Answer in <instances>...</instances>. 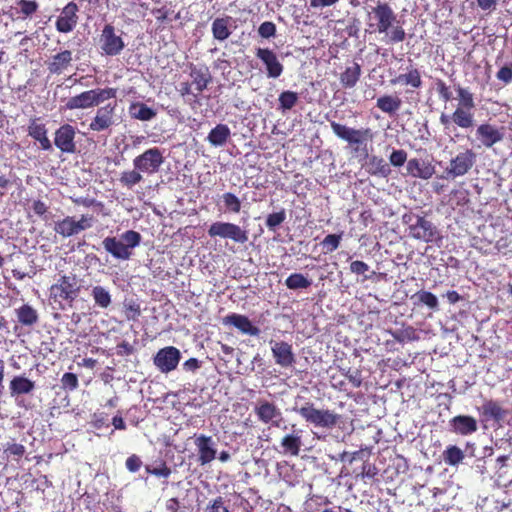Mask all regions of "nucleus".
I'll return each instance as SVG.
<instances>
[{
    "instance_id": "nucleus-1",
    "label": "nucleus",
    "mask_w": 512,
    "mask_h": 512,
    "mask_svg": "<svg viewBox=\"0 0 512 512\" xmlns=\"http://www.w3.org/2000/svg\"><path fill=\"white\" fill-rule=\"evenodd\" d=\"M370 14H373L377 21L374 30L380 34H385L387 44H396L405 40V30L399 24L397 15L387 3L378 1L377 5L372 7Z\"/></svg>"
},
{
    "instance_id": "nucleus-2",
    "label": "nucleus",
    "mask_w": 512,
    "mask_h": 512,
    "mask_svg": "<svg viewBox=\"0 0 512 512\" xmlns=\"http://www.w3.org/2000/svg\"><path fill=\"white\" fill-rule=\"evenodd\" d=\"M81 287V280L76 275H61L49 288V300L60 310L72 308L80 295Z\"/></svg>"
},
{
    "instance_id": "nucleus-3",
    "label": "nucleus",
    "mask_w": 512,
    "mask_h": 512,
    "mask_svg": "<svg viewBox=\"0 0 512 512\" xmlns=\"http://www.w3.org/2000/svg\"><path fill=\"white\" fill-rule=\"evenodd\" d=\"M293 410L308 424L316 428L332 430L342 422V415L334 410L315 407L313 402L307 401L301 407Z\"/></svg>"
},
{
    "instance_id": "nucleus-4",
    "label": "nucleus",
    "mask_w": 512,
    "mask_h": 512,
    "mask_svg": "<svg viewBox=\"0 0 512 512\" xmlns=\"http://www.w3.org/2000/svg\"><path fill=\"white\" fill-rule=\"evenodd\" d=\"M116 94L117 89L111 87L87 90L70 97L65 104V108L67 110L93 108L106 100L115 98Z\"/></svg>"
},
{
    "instance_id": "nucleus-5",
    "label": "nucleus",
    "mask_w": 512,
    "mask_h": 512,
    "mask_svg": "<svg viewBox=\"0 0 512 512\" xmlns=\"http://www.w3.org/2000/svg\"><path fill=\"white\" fill-rule=\"evenodd\" d=\"M141 235L133 230L103 240L105 250L112 256H130L132 249L140 244Z\"/></svg>"
},
{
    "instance_id": "nucleus-6",
    "label": "nucleus",
    "mask_w": 512,
    "mask_h": 512,
    "mask_svg": "<svg viewBox=\"0 0 512 512\" xmlns=\"http://www.w3.org/2000/svg\"><path fill=\"white\" fill-rule=\"evenodd\" d=\"M402 222L408 227L409 235L415 239L430 242L439 236L432 222L414 213H405L402 216Z\"/></svg>"
},
{
    "instance_id": "nucleus-7",
    "label": "nucleus",
    "mask_w": 512,
    "mask_h": 512,
    "mask_svg": "<svg viewBox=\"0 0 512 512\" xmlns=\"http://www.w3.org/2000/svg\"><path fill=\"white\" fill-rule=\"evenodd\" d=\"M330 126L333 133L351 145L355 152H358L362 145H366L373 138V133L369 128L354 129L335 121H330Z\"/></svg>"
},
{
    "instance_id": "nucleus-8",
    "label": "nucleus",
    "mask_w": 512,
    "mask_h": 512,
    "mask_svg": "<svg viewBox=\"0 0 512 512\" xmlns=\"http://www.w3.org/2000/svg\"><path fill=\"white\" fill-rule=\"evenodd\" d=\"M208 235L211 238L219 237L239 244L248 241V232L239 225L230 222L217 221L212 223L208 228Z\"/></svg>"
},
{
    "instance_id": "nucleus-9",
    "label": "nucleus",
    "mask_w": 512,
    "mask_h": 512,
    "mask_svg": "<svg viewBox=\"0 0 512 512\" xmlns=\"http://www.w3.org/2000/svg\"><path fill=\"white\" fill-rule=\"evenodd\" d=\"M165 161L163 151L158 147L145 150L133 159V167L138 168L143 174L153 175L157 173Z\"/></svg>"
},
{
    "instance_id": "nucleus-10",
    "label": "nucleus",
    "mask_w": 512,
    "mask_h": 512,
    "mask_svg": "<svg viewBox=\"0 0 512 512\" xmlns=\"http://www.w3.org/2000/svg\"><path fill=\"white\" fill-rule=\"evenodd\" d=\"M477 155L472 149H465L453 157L445 170V178L455 179L466 175L476 163Z\"/></svg>"
},
{
    "instance_id": "nucleus-11",
    "label": "nucleus",
    "mask_w": 512,
    "mask_h": 512,
    "mask_svg": "<svg viewBox=\"0 0 512 512\" xmlns=\"http://www.w3.org/2000/svg\"><path fill=\"white\" fill-rule=\"evenodd\" d=\"M99 42L102 53L107 56H117L125 48L123 39L116 34L115 27L111 24L104 26Z\"/></svg>"
},
{
    "instance_id": "nucleus-12",
    "label": "nucleus",
    "mask_w": 512,
    "mask_h": 512,
    "mask_svg": "<svg viewBox=\"0 0 512 512\" xmlns=\"http://www.w3.org/2000/svg\"><path fill=\"white\" fill-rule=\"evenodd\" d=\"M116 106V103H108L99 107L89 124V129L94 132H101L112 127L115 124Z\"/></svg>"
},
{
    "instance_id": "nucleus-13",
    "label": "nucleus",
    "mask_w": 512,
    "mask_h": 512,
    "mask_svg": "<svg viewBox=\"0 0 512 512\" xmlns=\"http://www.w3.org/2000/svg\"><path fill=\"white\" fill-rule=\"evenodd\" d=\"M475 136L479 141L480 146L491 148L504 139L505 129L504 127H497L489 123H484L477 127Z\"/></svg>"
},
{
    "instance_id": "nucleus-14",
    "label": "nucleus",
    "mask_w": 512,
    "mask_h": 512,
    "mask_svg": "<svg viewBox=\"0 0 512 512\" xmlns=\"http://www.w3.org/2000/svg\"><path fill=\"white\" fill-rule=\"evenodd\" d=\"M180 358L181 353L176 347H164L156 353L154 365L162 373H169L177 368Z\"/></svg>"
},
{
    "instance_id": "nucleus-15",
    "label": "nucleus",
    "mask_w": 512,
    "mask_h": 512,
    "mask_svg": "<svg viewBox=\"0 0 512 512\" xmlns=\"http://www.w3.org/2000/svg\"><path fill=\"white\" fill-rule=\"evenodd\" d=\"M254 412L262 423H271L273 426L279 427V422L282 420V412L273 402L267 400L258 401Z\"/></svg>"
},
{
    "instance_id": "nucleus-16",
    "label": "nucleus",
    "mask_w": 512,
    "mask_h": 512,
    "mask_svg": "<svg viewBox=\"0 0 512 512\" xmlns=\"http://www.w3.org/2000/svg\"><path fill=\"white\" fill-rule=\"evenodd\" d=\"M76 129L69 124L60 126L55 131L54 144L63 153H74Z\"/></svg>"
},
{
    "instance_id": "nucleus-17",
    "label": "nucleus",
    "mask_w": 512,
    "mask_h": 512,
    "mask_svg": "<svg viewBox=\"0 0 512 512\" xmlns=\"http://www.w3.org/2000/svg\"><path fill=\"white\" fill-rule=\"evenodd\" d=\"M271 352L275 363L282 368H288L294 365L295 355L292 345L286 341H270Z\"/></svg>"
},
{
    "instance_id": "nucleus-18",
    "label": "nucleus",
    "mask_w": 512,
    "mask_h": 512,
    "mask_svg": "<svg viewBox=\"0 0 512 512\" xmlns=\"http://www.w3.org/2000/svg\"><path fill=\"white\" fill-rule=\"evenodd\" d=\"M194 444L198 451L197 461L200 465H206L216 458L217 451L211 436L204 434L194 436Z\"/></svg>"
},
{
    "instance_id": "nucleus-19",
    "label": "nucleus",
    "mask_w": 512,
    "mask_h": 512,
    "mask_svg": "<svg viewBox=\"0 0 512 512\" xmlns=\"http://www.w3.org/2000/svg\"><path fill=\"white\" fill-rule=\"evenodd\" d=\"M256 57L265 65L268 78L276 79L280 77L284 68L274 51L268 48H258Z\"/></svg>"
},
{
    "instance_id": "nucleus-20",
    "label": "nucleus",
    "mask_w": 512,
    "mask_h": 512,
    "mask_svg": "<svg viewBox=\"0 0 512 512\" xmlns=\"http://www.w3.org/2000/svg\"><path fill=\"white\" fill-rule=\"evenodd\" d=\"M78 6L74 2H69L61 11L56 21V29L61 33L71 32L77 25Z\"/></svg>"
},
{
    "instance_id": "nucleus-21",
    "label": "nucleus",
    "mask_w": 512,
    "mask_h": 512,
    "mask_svg": "<svg viewBox=\"0 0 512 512\" xmlns=\"http://www.w3.org/2000/svg\"><path fill=\"white\" fill-rule=\"evenodd\" d=\"M450 430L458 435L467 436L478 430L477 420L470 415H457L449 421Z\"/></svg>"
},
{
    "instance_id": "nucleus-22",
    "label": "nucleus",
    "mask_w": 512,
    "mask_h": 512,
    "mask_svg": "<svg viewBox=\"0 0 512 512\" xmlns=\"http://www.w3.org/2000/svg\"><path fill=\"white\" fill-rule=\"evenodd\" d=\"M223 324L233 325L242 333L250 336H258L260 334V329L254 326L249 318L245 315L237 313L228 314L223 318Z\"/></svg>"
},
{
    "instance_id": "nucleus-23",
    "label": "nucleus",
    "mask_w": 512,
    "mask_h": 512,
    "mask_svg": "<svg viewBox=\"0 0 512 512\" xmlns=\"http://www.w3.org/2000/svg\"><path fill=\"white\" fill-rule=\"evenodd\" d=\"M73 61L72 52L70 50H63L53 55L47 62V69L51 74L59 75L71 66Z\"/></svg>"
},
{
    "instance_id": "nucleus-24",
    "label": "nucleus",
    "mask_w": 512,
    "mask_h": 512,
    "mask_svg": "<svg viewBox=\"0 0 512 512\" xmlns=\"http://www.w3.org/2000/svg\"><path fill=\"white\" fill-rule=\"evenodd\" d=\"M481 415L485 420L500 423L507 416V411L495 400H487L481 406Z\"/></svg>"
},
{
    "instance_id": "nucleus-25",
    "label": "nucleus",
    "mask_w": 512,
    "mask_h": 512,
    "mask_svg": "<svg viewBox=\"0 0 512 512\" xmlns=\"http://www.w3.org/2000/svg\"><path fill=\"white\" fill-rule=\"evenodd\" d=\"M407 171L413 177L429 179L434 174V166L418 159H410L407 163Z\"/></svg>"
},
{
    "instance_id": "nucleus-26",
    "label": "nucleus",
    "mask_w": 512,
    "mask_h": 512,
    "mask_svg": "<svg viewBox=\"0 0 512 512\" xmlns=\"http://www.w3.org/2000/svg\"><path fill=\"white\" fill-rule=\"evenodd\" d=\"M28 134L40 143L43 150H50L52 148L51 141L47 137L45 125L38 123L37 119H32L30 121Z\"/></svg>"
},
{
    "instance_id": "nucleus-27",
    "label": "nucleus",
    "mask_w": 512,
    "mask_h": 512,
    "mask_svg": "<svg viewBox=\"0 0 512 512\" xmlns=\"http://www.w3.org/2000/svg\"><path fill=\"white\" fill-rule=\"evenodd\" d=\"M301 431H293L281 439V448L284 454L298 456L302 446Z\"/></svg>"
},
{
    "instance_id": "nucleus-28",
    "label": "nucleus",
    "mask_w": 512,
    "mask_h": 512,
    "mask_svg": "<svg viewBox=\"0 0 512 512\" xmlns=\"http://www.w3.org/2000/svg\"><path fill=\"white\" fill-rule=\"evenodd\" d=\"M15 314L17 321L23 326L32 327L39 321L38 311L30 304L21 305L15 309Z\"/></svg>"
},
{
    "instance_id": "nucleus-29",
    "label": "nucleus",
    "mask_w": 512,
    "mask_h": 512,
    "mask_svg": "<svg viewBox=\"0 0 512 512\" xmlns=\"http://www.w3.org/2000/svg\"><path fill=\"white\" fill-rule=\"evenodd\" d=\"M232 18L229 16L216 18L211 25L213 37L218 41H224L231 35Z\"/></svg>"
},
{
    "instance_id": "nucleus-30",
    "label": "nucleus",
    "mask_w": 512,
    "mask_h": 512,
    "mask_svg": "<svg viewBox=\"0 0 512 512\" xmlns=\"http://www.w3.org/2000/svg\"><path fill=\"white\" fill-rule=\"evenodd\" d=\"M35 388V382L24 376H15L9 383L12 396L31 393Z\"/></svg>"
},
{
    "instance_id": "nucleus-31",
    "label": "nucleus",
    "mask_w": 512,
    "mask_h": 512,
    "mask_svg": "<svg viewBox=\"0 0 512 512\" xmlns=\"http://www.w3.org/2000/svg\"><path fill=\"white\" fill-rule=\"evenodd\" d=\"M231 136L230 128L226 124H217L208 134L207 141L215 147L226 144Z\"/></svg>"
},
{
    "instance_id": "nucleus-32",
    "label": "nucleus",
    "mask_w": 512,
    "mask_h": 512,
    "mask_svg": "<svg viewBox=\"0 0 512 512\" xmlns=\"http://www.w3.org/2000/svg\"><path fill=\"white\" fill-rule=\"evenodd\" d=\"M128 111L131 118L140 121H150L157 115L156 110L148 107L146 104L142 102L131 103Z\"/></svg>"
},
{
    "instance_id": "nucleus-33",
    "label": "nucleus",
    "mask_w": 512,
    "mask_h": 512,
    "mask_svg": "<svg viewBox=\"0 0 512 512\" xmlns=\"http://www.w3.org/2000/svg\"><path fill=\"white\" fill-rule=\"evenodd\" d=\"M361 76V66L353 62L347 66L340 75V82L344 88H353L359 81Z\"/></svg>"
},
{
    "instance_id": "nucleus-34",
    "label": "nucleus",
    "mask_w": 512,
    "mask_h": 512,
    "mask_svg": "<svg viewBox=\"0 0 512 512\" xmlns=\"http://www.w3.org/2000/svg\"><path fill=\"white\" fill-rule=\"evenodd\" d=\"M190 77L192 78L193 84L196 86L198 93L206 89L212 80L211 74L207 67L198 68L193 66L190 71Z\"/></svg>"
},
{
    "instance_id": "nucleus-35",
    "label": "nucleus",
    "mask_w": 512,
    "mask_h": 512,
    "mask_svg": "<svg viewBox=\"0 0 512 512\" xmlns=\"http://www.w3.org/2000/svg\"><path fill=\"white\" fill-rule=\"evenodd\" d=\"M452 121L462 129H469L474 125V113L472 109L457 107L451 115Z\"/></svg>"
},
{
    "instance_id": "nucleus-36",
    "label": "nucleus",
    "mask_w": 512,
    "mask_h": 512,
    "mask_svg": "<svg viewBox=\"0 0 512 512\" xmlns=\"http://www.w3.org/2000/svg\"><path fill=\"white\" fill-rule=\"evenodd\" d=\"M392 84H403L410 85L413 88H420L422 85L420 72L412 68L405 74H399L397 77L391 80Z\"/></svg>"
},
{
    "instance_id": "nucleus-37",
    "label": "nucleus",
    "mask_w": 512,
    "mask_h": 512,
    "mask_svg": "<svg viewBox=\"0 0 512 512\" xmlns=\"http://www.w3.org/2000/svg\"><path fill=\"white\" fill-rule=\"evenodd\" d=\"M402 101L400 98L391 96V95H385L382 97H379L377 99L376 106L384 113L393 115L395 114L401 107Z\"/></svg>"
},
{
    "instance_id": "nucleus-38",
    "label": "nucleus",
    "mask_w": 512,
    "mask_h": 512,
    "mask_svg": "<svg viewBox=\"0 0 512 512\" xmlns=\"http://www.w3.org/2000/svg\"><path fill=\"white\" fill-rule=\"evenodd\" d=\"M367 171L371 175L386 177L390 172L389 164L381 157L372 156L367 162Z\"/></svg>"
},
{
    "instance_id": "nucleus-39",
    "label": "nucleus",
    "mask_w": 512,
    "mask_h": 512,
    "mask_svg": "<svg viewBox=\"0 0 512 512\" xmlns=\"http://www.w3.org/2000/svg\"><path fill=\"white\" fill-rule=\"evenodd\" d=\"M143 175L144 174L138 168L133 167L132 170H126L120 174L119 182L122 187L132 189L135 185L144 180Z\"/></svg>"
},
{
    "instance_id": "nucleus-40",
    "label": "nucleus",
    "mask_w": 512,
    "mask_h": 512,
    "mask_svg": "<svg viewBox=\"0 0 512 512\" xmlns=\"http://www.w3.org/2000/svg\"><path fill=\"white\" fill-rule=\"evenodd\" d=\"M91 296L96 306L101 309H107L112 303V296L108 289L103 286H93Z\"/></svg>"
},
{
    "instance_id": "nucleus-41",
    "label": "nucleus",
    "mask_w": 512,
    "mask_h": 512,
    "mask_svg": "<svg viewBox=\"0 0 512 512\" xmlns=\"http://www.w3.org/2000/svg\"><path fill=\"white\" fill-rule=\"evenodd\" d=\"M54 230L63 237H70L79 233L75 218L70 216L57 222Z\"/></svg>"
},
{
    "instance_id": "nucleus-42",
    "label": "nucleus",
    "mask_w": 512,
    "mask_h": 512,
    "mask_svg": "<svg viewBox=\"0 0 512 512\" xmlns=\"http://www.w3.org/2000/svg\"><path fill=\"white\" fill-rule=\"evenodd\" d=\"M123 313L128 321H137L142 313L138 300L125 298L123 301Z\"/></svg>"
},
{
    "instance_id": "nucleus-43",
    "label": "nucleus",
    "mask_w": 512,
    "mask_h": 512,
    "mask_svg": "<svg viewBox=\"0 0 512 512\" xmlns=\"http://www.w3.org/2000/svg\"><path fill=\"white\" fill-rule=\"evenodd\" d=\"M464 452L456 445L448 446L443 452V460L447 465L456 466L464 459Z\"/></svg>"
},
{
    "instance_id": "nucleus-44",
    "label": "nucleus",
    "mask_w": 512,
    "mask_h": 512,
    "mask_svg": "<svg viewBox=\"0 0 512 512\" xmlns=\"http://www.w3.org/2000/svg\"><path fill=\"white\" fill-rule=\"evenodd\" d=\"M285 284L289 289H306L311 285V281L301 273H293L287 277Z\"/></svg>"
},
{
    "instance_id": "nucleus-45",
    "label": "nucleus",
    "mask_w": 512,
    "mask_h": 512,
    "mask_svg": "<svg viewBox=\"0 0 512 512\" xmlns=\"http://www.w3.org/2000/svg\"><path fill=\"white\" fill-rule=\"evenodd\" d=\"M413 298H417V302H415V304L425 305L432 310H436L438 308L437 297L429 291H419L413 296Z\"/></svg>"
},
{
    "instance_id": "nucleus-46",
    "label": "nucleus",
    "mask_w": 512,
    "mask_h": 512,
    "mask_svg": "<svg viewBox=\"0 0 512 512\" xmlns=\"http://www.w3.org/2000/svg\"><path fill=\"white\" fill-rule=\"evenodd\" d=\"M19 9H16V14H21L18 18H27L32 16L38 9V3L33 0H19L17 2Z\"/></svg>"
},
{
    "instance_id": "nucleus-47",
    "label": "nucleus",
    "mask_w": 512,
    "mask_h": 512,
    "mask_svg": "<svg viewBox=\"0 0 512 512\" xmlns=\"http://www.w3.org/2000/svg\"><path fill=\"white\" fill-rule=\"evenodd\" d=\"M279 109L286 111L292 109L297 101L298 94L293 91H284L279 95Z\"/></svg>"
},
{
    "instance_id": "nucleus-48",
    "label": "nucleus",
    "mask_w": 512,
    "mask_h": 512,
    "mask_svg": "<svg viewBox=\"0 0 512 512\" xmlns=\"http://www.w3.org/2000/svg\"><path fill=\"white\" fill-rule=\"evenodd\" d=\"M221 198L224 203L225 211L232 213L240 212L241 201L235 194L226 192L221 196Z\"/></svg>"
},
{
    "instance_id": "nucleus-49",
    "label": "nucleus",
    "mask_w": 512,
    "mask_h": 512,
    "mask_svg": "<svg viewBox=\"0 0 512 512\" xmlns=\"http://www.w3.org/2000/svg\"><path fill=\"white\" fill-rule=\"evenodd\" d=\"M286 220V212L281 209L278 212L271 213L266 218V226L269 231L275 232L277 228Z\"/></svg>"
},
{
    "instance_id": "nucleus-50",
    "label": "nucleus",
    "mask_w": 512,
    "mask_h": 512,
    "mask_svg": "<svg viewBox=\"0 0 512 512\" xmlns=\"http://www.w3.org/2000/svg\"><path fill=\"white\" fill-rule=\"evenodd\" d=\"M26 453V448L22 444L7 443L4 448V454L7 458L13 457L14 460L19 461Z\"/></svg>"
},
{
    "instance_id": "nucleus-51",
    "label": "nucleus",
    "mask_w": 512,
    "mask_h": 512,
    "mask_svg": "<svg viewBox=\"0 0 512 512\" xmlns=\"http://www.w3.org/2000/svg\"><path fill=\"white\" fill-rule=\"evenodd\" d=\"M457 92L460 100L458 107H464L468 109H473L475 107L473 94L469 90L458 87Z\"/></svg>"
},
{
    "instance_id": "nucleus-52",
    "label": "nucleus",
    "mask_w": 512,
    "mask_h": 512,
    "mask_svg": "<svg viewBox=\"0 0 512 512\" xmlns=\"http://www.w3.org/2000/svg\"><path fill=\"white\" fill-rule=\"evenodd\" d=\"M340 236L336 234L327 235L321 242L322 252L327 254L333 252L339 245Z\"/></svg>"
},
{
    "instance_id": "nucleus-53",
    "label": "nucleus",
    "mask_w": 512,
    "mask_h": 512,
    "mask_svg": "<svg viewBox=\"0 0 512 512\" xmlns=\"http://www.w3.org/2000/svg\"><path fill=\"white\" fill-rule=\"evenodd\" d=\"M342 371V374L349 380L354 388H359L362 385L363 378L361 370L348 368L347 370L342 369Z\"/></svg>"
},
{
    "instance_id": "nucleus-54",
    "label": "nucleus",
    "mask_w": 512,
    "mask_h": 512,
    "mask_svg": "<svg viewBox=\"0 0 512 512\" xmlns=\"http://www.w3.org/2000/svg\"><path fill=\"white\" fill-rule=\"evenodd\" d=\"M61 384L64 390L73 391L79 386L78 377L74 373L66 372L61 377Z\"/></svg>"
},
{
    "instance_id": "nucleus-55",
    "label": "nucleus",
    "mask_w": 512,
    "mask_h": 512,
    "mask_svg": "<svg viewBox=\"0 0 512 512\" xmlns=\"http://www.w3.org/2000/svg\"><path fill=\"white\" fill-rule=\"evenodd\" d=\"M145 470L148 474L162 478H168L171 475V469L167 466L166 462L164 461H161L159 466L157 467H151L147 465L145 467Z\"/></svg>"
},
{
    "instance_id": "nucleus-56",
    "label": "nucleus",
    "mask_w": 512,
    "mask_h": 512,
    "mask_svg": "<svg viewBox=\"0 0 512 512\" xmlns=\"http://www.w3.org/2000/svg\"><path fill=\"white\" fill-rule=\"evenodd\" d=\"M165 258H150L149 259V264H147V266H149L151 269L152 268H155L157 266V264H159V266L157 268H159L160 270L158 272L154 271L155 275L160 277L161 279H164L166 277H171L172 276V272L169 271V270H164V269H161V264L164 262Z\"/></svg>"
},
{
    "instance_id": "nucleus-57",
    "label": "nucleus",
    "mask_w": 512,
    "mask_h": 512,
    "mask_svg": "<svg viewBox=\"0 0 512 512\" xmlns=\"http://www.w3.org/2000/svg\"><path fill=\"white\" fill-rule=\"evenodd\" d=\"M258 33L262 38H271L275 36L276 25L273 22L265 21L259 26Z\"/></svg>"
},
{
    "instance_id": "nucleus-58",
    "label": "nucleus",
    "mask_w": 512,
    "mask_h": 512,
    "mask_svg": "<svg viewBox=\"0 0 512 512\" xmlns=\"http://www.w3.org/2000/svg\"><path fill=\"white\" fill-rule=\"evenodd\" d=\"M205 512H229L223 497H216L207 507Z\"/></svg>"
},
{
    "instance_id": "nucleus-59",
    "label": "nucleus",
    "mask_w": 512,
    "mask_h": 512,
    "mask_svg": "<svg viewBox=\"0 0 512 512\" xmlns=\"http://www.w3.org/2000/svg\"><path fill=\"white\" fill-rule=\"evenodd\" d=\"M390 163L395 167L402 166L407 160V153L402 150H393L389 157Z\"/></svg>"
},
{
    "instance_id": "nucleus-60",
    "label": "nucleus",
    "mask_w": 512,
    "mask_h": 512,
    "mask_svg": "<svg viewBox=\"0 0 512 512\" xmlns=\"http://www.w3.org/2000/svg\"><path fill=\"white\" fill-rule=\"evenodd\" d=\"M394 338L399 342H403L405 340H414L416 338L415 329L413 327H407L397 332L394 335Z\"/></svg>"
},
{
    "instance_id": "nucleus-61",
    "label": "nucleus",
    "mask_w": 512,
    "mask_h": 512,
    "mask_svg": "<svg viewBox=\"0 0 512 512\" xmlns=\"http://www.w3.org/2000/svg\"><path fill=\"white\" fill-rule=\"evenodd\" d=\"M498 80L508 84L512 82V62L510 66H503L496 74Z\"/></svg>"
},
{
    "instance_id": "nucleus-62",
    "label": "nucleus",
    "mask_w": 512,
    "mask_h": 512,
    "mask_svg": "<svg viewBox=\"0 0 512 512\" xmlns=\"http://www.w3.org/2000/svg\"><path fill=\"white\" fill-rule=\"evenodd\" d=\"M94 224V217L92 215H82L79 220H76L79 233L91 228Z\"/></svg>"
},
{
    "instance_id": "nucleus-63",
    "label": "nucleus",
    "mask_w": 512,
    "mask_h": 512,
    "mask_svg": "<svg viewBox=\"0 0 512 512\" xmlns=\"http://www.w3.org/2000/svg\"><path fill=\"white\" fill-rule=\"evenodd\" d=\"M125 465L130 472L134 473L140 469L142 461L139 456L133 454L126 459Z\"/></svg>"
},
{
    "instance_id": "nucleus-64",
    "label": "nucleus",
    "mask_w": 512,
    "mask_h": 512,
    "mask_svg": "<svg viewBox=\"0 0 512 512\" xmlns=\"http://www.w3.org/2000/svg\"><path fill=\"white\" fill-rule=\"evenodd\" d=\"M436 86H437V91L439 93V96L445 101H449L452 99V93L449 89V87H447V85L445 84L444 81L442 80H438L436 82Z\"/></svg>"
}]
</instances>
